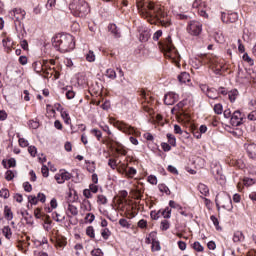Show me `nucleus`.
<instances>
[{
	"mask_svg": "<svg viewBox=\"0 0 256 256\" xmlns=\"http://www.w3.org/2000/svg\"><path fill=\"white\" fill-rule=\"evenodd\" d=\"M52 46L60 53H69L75 49V38L71 34H57L52 38Z\"/></svg>",
	"mask_w": 256,
	"mask_h": 256,
	"instance_id": "1",
	"label": "nucleus"
},
{
	"mask_svg": "<svg viewBox=\"0 0 256 256\" xmlns=\"http://www.w3.org/2000/svg\"><path fill=\"white\" fill-rule=\"evenodd\" d=\"M69 9L74 17H87L89 11H91L85 0H74L70 3Z\"/></svg>",
	"mask_w": 256,
	"mask_h": 256,
	"instance_id": "2",
	"label": "nucleus"
},
{
	"mask_svg": "<svg viewBox=\"0 0 256 256\" xmlns=\"http://www.w3.org/2000/svg\"><path fill=\"white\" fill-rule=\"evenodd\" d=\"M10 15L14 17V25L17 33H23V31H25V25H23L21 21H23V19H25V15H27L25 10L15 8L10 12Z\"/></svg>",
	"mask_w": 256,
	"mask_h": 256,
	"instance_id": "3",
	"label": "nucleus"
},
{
	"mask_svg": "<svg viewBox=\"0 0 256 256\" xmlns=\"http://www.w3.org/2000/svg\"><path fill=\"white\" fill-rule=\"evenodd\" d=\"M164 49L166 51V57L169 59L175 60L179 59V52L175 50V47L173 46V43L171 41V36H168L164 42Z\"/></svg>",
	"mask_w": 256,
	"mask_h": 256,
	"instance_id": "4",
	"label": "nucleus"
},
{
	"mask_svg": "<svg viewBox=\"0 0 256 256\" xmlns=\"http://www.w3.org/2000/svg\"><path fill=\"white\" fill-rule=\"evenodd\" d=\"M146 7H147L148 11L153 12V15L157 19H165V17H167V13H165V11H163V8L161 7V5L155 4L153 2H149Z\"/></svg>",
	"mask_w": 256,
	"mask_h": 256,
	"instance_id": "5",
	"label": "nucleus"
},
{
	"mask_svg": "<svg viewBox=\"0 0 256 256\" xmlns=\"http://www.w3.org/2000/svg\"><path fill=\"white\" fill-rule=\"evenodd\" d=\"M187 31L190 35H194V37H197L201 35V31H203V24L198 21H191L188 24Z\"/></svg>",
	"mask_w": 256,
	"mask_h": 256,
	"instance_id": "6",
	"label": "nucleus"
},
{
	"mask_svg": "<svg viewBox=\"0 0 256 256\" xmlns=\"http://www.w3.org/2000/svg\"><path fill=\"white\" fill-rule=\"evenodd\" d=\"M245 121V114L241 113V111L236 110L233 112L230 123L233 127H241Z\"/></svg>",
	"mask_w": 256,
	"mask_h": 256,
	"instance_id": "7",
	"label": "nucleus"
},
{
	"mask_svg": "<svg viewBox=\"0 0 256 256\" xmlns=\"http://www.w3.org/2000/svg\"><path fill=\"white\" fill-rule=\"evenodd\" d=\"M32 67L38 75L43 73L44 75H49V71H51V67L47 66V60H43V62H34Z\"/></svg>",
	"mask_w": 256,
	"mask_h": 256,
	"instance_id": "8",
	"label": "nucleus"
},
{
	"mask_svg": "<svg viewBox=\"0 0 256 256\" xmlns=\"http://www.w3.org/2000/svg\"><path fill=\"white\" fill-rule=\"evenodd\" d=\"M211 173L214 175L215 179H221L222 181L225 179V176L223 175V168L219 162H212Z\"/></svg>",
	"mask_w": 256,
	"mask_h": 256,
	"instance_id": "9",
	"label": "nucleus"
},
{
	"mask_svg": "<svg viewBox=\"0 0 256 256\" xmlns=\"http://www.w3.org/2000/svg\"><path fill=\"white\" fill-rule=\"evenodd\" d=\"M73 175L65 170H60V173L55 174L54 179L59 185H63L65 181H69Z\"/></svg>",
	"mask_w": 256,
	"mask_h": 256,
	"instance_id": "10",
	"label": "nucleus"
},
{
	"mask_svg": "<svg viewBox=\"0 0 256 256\" xmlns=\"http://www.w3.org/2000/svg\"><path fill=\"white\" fill-rule=\"evenodd\" d=\"M179 101V95L175 92H169L164 96L165 105H175Z\"/></svg>",
	"mask_w": 256,
	"mask_h": 256,
	"instance_id": "11",
	"label": "nucleus"
},
{
	"mask_svg": "<svg viewBox=\"0 0 256 256\" xmlns=\"http://www.w3.org/2000/svg\"><path fill=\"white\" fill-rule=\"evenodd\" d=\"M221 19L223 23H235L239 19V14L237 12L222 13Z\"/></svg>",
	"mask_w": 256,
	"mask_h": 256,
	"instance_id": "12",
	"label": "nucleus"
},
{
	"mask_svg": "<svg viewBox=\"0 0 256 256\" xmlns=\"http://www.w3.org/2000/svg\"><path fill=\"white\" fill-rule=\"evenodd\" d=\"M244 147L249 159H252V161H256V144H245Z\"/></svg>",
	"mask_w": 256,
	"mask_h": 256,
	"instance_id": "13",
	"label": "nucleus"
},
{
	"mask_svg": "<svg viewBox=\"0 0 256 256\" xmlns=\"http://www.w3.org/2000/svg\"><path fill=\"white\" fill-rule=\"evenodd\" d=\"M117 128L119 129V131H123V133H128V135H131V133H133L134 131L133 127L124 122H117Z\"/></svg>",
	"mask_w": 256,
	"mask_h": 256,
	"instance_id": "14",
	"label": "nucleus"
},
{
	"mask_svg": "<svg viewBox=\"0 0 256 256\" xmlns=\"http://www.w3.org/2000/svg\"><path fill=\"white\" fill-rule=\"evenodd\" d=\"M222 199L227 203L222 205L223 209L231 211V209H233V200H231V196H229L228 194H224L222 196Z\"/></svg>",
	"mask_w": 256,
	"mask_h": 256,
	"instance_id": "15",
	"label": "nucleus"
},
{
	"mask_svg": "<svg viewBox=\"0 0 256 256\" xmlns=\"http://www.w3.org/2000/svg\"><path fill=\"white\" fill-rule=\"evenodd\" d=\"M108 30L110 31V33L113 34V36L116 39H119V37H121V32L119 31V28L117 27L116 24H109L108 25Z\"/></svg>",
	"mask_w": 256,
	"mask_h": 256,
	"instance_id": "16",
	"label": "nucleus"
},
{
	"mask_svg": "<svg viewBox=\"0 0 256 256\" xmlns=\"http://www.w3.org/2000/svg\"><path fill=\"white\" fill-rule=\"evenodd\" d=\"M8 163V165H7ZM2 165L4 167V169H11V167H16L17 166V161L15 160V158H10L7 160H2Z\"/></svg>",
	"mask_w": 256,
	"mask_h": 256,
	"instance_id": "17",
	"label": "nucleus"
},
{
	"mask_svg": "<svg viewBox=\"0 0 256 256\" xmlns=\"http://www.w3.org/2000/svg\"><path fill=\"white\" fill-rule=\"evenodd\" d=\"M241 241H245V235H243V232L236 231L233 235V242L234 243H241Z\"/></svg>",
	"mask_w": 256,
	"mask_h": 256,
	"instance_id": "18",
	"label": "nucleus"
},
{
	"mask_svg": "<svg viewBox=\"0 0 256 256\" xmlns=\"http://www.w3.org/2000/svg\"><path fill=\"white\" fill-rule=\"evenodd\" d=\"M66 99H75V91L72 86H66L64 88Z\"/></svg>",
	"mask_w": 256,
	"mask_h": 256,
	"instance_id": "19",
	"label": "nucleus"
},
{
	"mask_svg": "<svg viewBox=\"0 0 256 256\" xmlns=\"http://www.w3.org/2000/svg\"><path fill=\"white\" fill-rule=\"evenodd\" d=\"M191 76L187 72H182L178 75V81L179 83H188L190 81Z\"/></svg>",
	"mask_w": 256,
	"mask_h": 256,
	"instance_id": "20",
	"label": "nucleus"
},
{
	"mask_svg": "<svg viewBox=\"0 0 256 256\" xmlns=\"http://www.w3.org/2000/svg\"><path fill=\"white\" fill-rule=\"evenodd\" d=\"M198 191L201 195H204V197H209V187L207 185L200 183L198 185Z\"/></svg>",
	"mask_w": 256,
	"mask_h": 256,
	"instance_id": "21",
	"label": "nucleus"
},
{
	"mask_svg": "<svg viewBox=\"0 0 256 256\" xmlns=\"http://www.w3.org/2000/svg\"><path fill=\"white\" fill-rule=\"evenodd\" d=\"M4 217H5L6 221H12L13 211H11V207L4 206Z\"/></svg>",
	"mask_w": 256,
	"mask_h": 256,
	"instance_id": "22",
	"label": "nucleus"
},
{
	"mask_svg": "<svg viewBox=\"0 0 256 256\" xmlns=\"http://www.w3.org/2000/svg\"><path fill=\"white\" fill-rule=\"evenodd\" d=\"M217 95H218V92H217V89H215V88H209V90H208V92L206 94V96L209 99H213V100L219 99V96H217Z\"/></svg>",
	"mask_w": 256,
	"mask_h": 256,
	"instance_id": "23",
	"label": "nucleus"
},
{
	"mask_svg": "<svg viewBox=\"0 0 256 256\" xmlns=\"http://www.w3.org/2000/svg\"><path fill=\"white\" fill-rule=\"evenodd\" d=\"M166 137L168 139V144L171 145V147H177V138H175V135L168 133Z\"/></svg>",
	"mask_w": 256,
	"mask_h": 256,
	"instance_id": "24",
	"label": "nucleus"
},
{
	"mask_svg": "<svg viewBox=\"0 0 256 256\" xmlns=\"http://www.w3.org/2000/svg\"><path fill=\"white\" fill-rule=\"evenodd\" d=\"M238 95H239V91L237 89H233L232 91L228 92V97L231 103H235Z\"/></svg>",
	"mask_w": 256,
	"mask_h": 256,
	"instance_id": "25",
	"label": "nucleus"
},
{
	"mask_svg": "<svg viewBox=\"0 0 256 256\" xmlns=\"http://www.w3.org/2000/svg\"><path fill=\"white\" fill-rule=\"evenodd\" d=\"M2 233L7 239H11V237H13V232L11 231V227L9 226H4L2 229Z\"/></svg>",
	"mask_w": 256,
	"mask_h": 256,
	"instance_id": "26",
	"label": "nucleus"
},
{
	"mask_svg": "<svg viewBox=\"0 0 256 256\" xmlns=\"http://www.w3.org/2000/svg\"><path fill=\"white\" fill-rule=\"evenodd\" d=\"M192 249H194V251H197L198 253H203L205 248L203 247V245H201L199 241H196L192 244Z\"/></svg>",
	"mask_w": 256,
	"mask_h": 256,
	"instance_id": "27",
	"label": "nucleus"
},
{
	"mask_svg": "<svg viewBox=\"0 0 256 256\" xmlns=\"http://www.w3.org/2000/svg\"><path fill=\"white\" fill-rule=\"evenodd\" d=\"M90 133L96 137L97 141H101V138L103 137L101 130L94 128L90 131Z\"/></svg>",
	"mask_w": 256,
	"mask_h": 256,
	"instance_id": "28",
	"label": "nucleus"
},
{
	"mask_svg": "<svg viewBox=\"0 0 256 256\" xmlns=\"http://www.w3.org/2000/svg\"><path fill=\"white\" fill-rule=\"evenodd\" d=\"M106 77H108V79H117V72H115V70L109 68L106 70Z\"/></svg>",
	"mask_w": 256,
	"mask_h": 256,
	"instance_id": "29",
	"label": "nucleus"
},
{
	"mask_svg": "<svg viewBox=\"0 0 256 256\" xmlns=\"http://www.w3.org/2000/svg\"><path fill=\"white\" fill-rule=\"evenodd\" d=\"M158 189L161 193H165L166 195H171V190L165 184H159Z\"/></svg>",
	"mask_w": 256,
	"mask_h": 256,
	"instance_id": "30",
	"label": "nucleus"
},
{
	"mask_svg": "<svg viewBox=\"0 0 256 256\" xmlns=\"http://www.w3.org/2000/svg\"><path fill=\"white\" fill-rule=\"evenodd\" d=\"M101 236L105 241H107V239H109V237H111V230H109V228L102 229Z\"/></svg>",
	"mask_w": 256,
	"mask_h": 256,
	"instance_id": "31",
	"label": "nucleus"
},
{
	"mask_svg": "<svg viewBox=\"0 0 256 256\" xmlns=\"http://www.w3.org/2000/svg\"><path fill=\"white\" fill-rule=\"evenodd\" d=\"M68 211L69 213H71V215H73L74 217L76 215H79V210H77V206H74L73 204H69L68 205Z\"/></svg>",
	"mask_w": 256,
	"mask_h": 256,
	"instance_id": "32",
	"label": "nucleus"
},
{
	"mask_svg": "<svg viewBox=\"0 0 256 256\" xmlns=\"http://www.w3.org/2000/svg\"><path fill=\"white\" fill-rule=\"evenodd\" d=\"M86 235L91 239H95V228H93V226H88L86 228Z\"/></svg>",
	"mask_w": 256,
	"mask_h": 256,
	"instance_id": "33",
	"label": "nucleus"
},
{
	"mask_svg": "<svg viewBox=\"0 0 256 256\" xmlns=\"http://www.w3.org/2000/svg\"><path fill=\"white\" fill-rule=\"evenodd\" d=\"M149 37H151L149 32H142V33H140V41H141V43H147V41H149Z\"/></svg>",
	"mask_w": 256,
	"mask_h": 256,
	"instance_id": "34",
	"label": "nucleus"
},
{
	"mask_svg": "<svg viewBox=\"0 0 256 256\" xmlns=\"http://www.w3.org/2000/svg\"><path fill=\"white\" fill-rule=\"evenodd\" d=\"M210 220L212 221L214 227H216L217 231H221V226H219V219L215 217V215L210 216Z\"/></svg>",
	"mask_w": 256,
	"mask_h": 256,
	"instance_id": "35",
	"label": "nucleus"
},
{
	"mask_svg": "<svg viewBox=\"0 0 256 256\" xmlns=\"http://www.w3.org/2000/svg\"><path fill=\"white\" fill-rule=\"evenodd\" d=\"M214 112L216 115H221L223 113V104L218 103L214 105Z\"/></svg>",
	"mask_w": 256,
	"mask_h": 256,
	"instance_id": "36",
	"label": "nucleus"
},
{
	"mask_svg": "<svg viewBox=\"0 0 256 256\" xmlns=\"http://www.w3.org/2000/svg\"><path fill=\"white\" fill-rule=\"evenodd\" d=\"M161 215H163L164 219H171V209L169 207H166L162 212Z\"/></svg>",
	"mask_w": 256,
	"mask_h": 256,
	"instance_id": "37",
	"label": "nucleus"
},
{
	"mask_svg": "<svg viewBox=\"0 0 256 256\" xmlns=\"http://www.w3.org/2000/svg\"><path fill=\"white\" fill-rule=\"evenodd\" d=\"M86 61H88L89 63H93L95 61V53L93 51H89L86 54Z\"/></svg>",
	"mask_w": 256,
	"mask_h": 256,
	"instance_id": "38",
	"label": "nucleus"
},
{
	"mask_svg": "<svg viewBox=\"0 0 256 256\" xmlns=\"http://www.w3.org/2000/svg\"><path fill=\"white\" fill-rule=\"evenodd\" d=\"M5 179H6V181H13V179H15V174L13 173L12 170H7L6 171Z\"/></svg>",
	"mask_w": 256,
	"mask_h": 256,
	"instance_id": "39",
	"label": "nucleus"
},
{
	"mask_svg": "<svg viewBox=\"0 0 256 256\" xmlns=\"http://www.w3.org/2000/svg\"><path fill=\"white\" fill-rule=\"evenodd\" d=\"M119 225L121 227H124L125 229H129L131 227V224L125 218H122V219L119 220Z\"/></svg>",
	"mask_w": 256,
	"mask_h": 256,
	"instance_id": "40",
	"label": "nucleus"
},
{
	"mask_svg": "<svg viewBox=\"0 0 256 256\" xmlns=\"http://www.w3.org/2000/svg\"><path fill=\"white\" fill-rule=\"evenodd\" d=\"M59 217H61V214L57 212L52 213V219L56 221V223H62V221L65 220V217H63L62 219H60Z\"/></svg>",
	"mask_w": 256,
	"mask_h": 256,
	"instance_id": "41",
	"label": "nucleus"
},
{
	"mask_svg": "<svg viewBox=\"0 0 256 256\" xmlns=\"http://www.w3.org/2000/svg\"><path fill=\"white\" fill-rule=\"evenodd\" d=\"M169 227H171V224L168 222V220H163L160 224V229H162V231H167Z\"/></svg>",
	"mask_w": 256,
	"mask_h": 256,
	"instance_id": "42",
	"label": "nucleus"
},
{
	"mask_svg": "<svg viewBox=\"0 0 256 256\" xmlns=\"http://www.w3.org/2000/svg\"><path fill=\"white\" fill-rule=\"evenodd\" d=\"M185 105H187V100H182L174 106V109H176L178 111H182L183 107H185Z\"/></svg>",
	"mask_w": 256,
	"mask_h": 256,
	"instance_id": "43",
	"label": "nucleus"
},
{
	"mask_svg": "<svg viewBox=\"0 0 256 256\" xmlns=\"http://www.w3.org/2000/svg\"><path fill=\"white\" fill-rule=\"evenodd\" d=\"M97 203H100V205H107V197L105 195H98Z\"/></svg>",
	"mask_w": 256,
	"mask_h": 256,
	"instance_id": "44",
	"label": "nucleus"
},
{
	"mask_svg": "<svg viewBox=\"0 0 256 256\" xmlns=\"http://www.w3.org/2000/svg\"><path fill=\"white\" fill-rule=\"evenodd\" d=\"M126 175H128V177H135V175H137V169L134 167H129L126 171Z\"/></svg>",
	"mask_w": 256,
	"mask_h": 256,
	"instance_id": "45",
	"label": "nucleus"
},
{
	"mask_svg": "<svg viewBox=\"0 0 256 256\" xmlns=\"http://www.w3.org/2000/svg\"><path fill=\"white\" fill-rule=\"evenodd\" d=\"M169 207H171V209H178V211H181L183 209L181 205L175 203V201L173 200L169 201Z\"/></svg>",
	"mask_w": 256,
	"mask_h": 256,
	"instance_id": "46",
	"label": "nucleus"
},
{
	"mask_svg": "<svg viewBox=\"0 0 256 256\" xmlns=\"http://www.w3.org/2000/svg\"><path fill=\"white\" fill-rule=\"evenodd\" d=\"M161 210L157 211H151L150 213V217L151 219H153L154 221H157V219H159L161 217Z\"/></svg>",
	"mask_w": 256,
	"mask_h": 256,
	"instance_id": "47",
	"label": "nucleus"
},
{
	"mask_svg": "<svg viewBox=\"0 0 256 256\" xmlns=\"http://www.w3.org/2000/svg\"><path fill=\"white\" fill-rule=\"evenodd\" d=\"M161 37H163V30H157L153 34V41H159V39H161Z\"/></svg>",
	"mask_w": 256,
	"mask_h": 256,
	"instance_id": "48",
	"label": "nucleus"
},
{
	"mask_svg": "<svg viewBox=\"0 0 256 256\" xmlns=\"http://www.w3.org/2000/svg\"><path fill=\"white\" fill-rule=\"evenodd\" d=\"M150 243H152V251H161V244L159 241L156 240Z\"/></svg>",
	"mask_w": 256,
	"mask_h": 256,
	"instance_id": "49",
	"label": "nucleus"
},
{
	"mask_svg": "<svg viewBox=\"0 0 256 256\" xmlns=\"http://www.w3.org/2000/svg\"><path fill=\"white\" fill-rule=\"evenodd\" d=\"M153 241H157V232H151L147 238V243H152Z\"/></svg>",
	"mask_w": 256,
	"mask_h": 256,
	"instance_id": "50",
	"label": "nucleus"
},
{
	"mask_svg": "<svg viewBox=\"0 0 256 256\" xmlns=\"http://www.w3.org/2000/svg\"><path fill=\"white\" fill-rule=\"evenodd\" d=\"M23 189L26 193H31V191H33V186L29 182H24Z\"/></svg>",
	"mask_w": 256,
	"mask_h": 256,
	"instance_id": "51",
	"label": "nucleus"
},
{
	"mask_svg": "<svg viewBox=\"0 0 256 256\" xmlns=\"http://www.w3.org/2000/svg\"><path fill=\"white\" fill-rule=\"evenodd\" d=\"M0 197H3L4 199H9V190L7 188H2L0 190Z\"/></svg>",
	"mask_w": 256,
	"mask_h": 256,
	"instance_id": "52",
	"label": "nucleus"
},
{
	"mask_svg": "<svg viewBox=\"0 0 256 256\" xmlns=\"http://www.w3.org/2000/svg\"><path fill=\"white\" fill-rule=\"evenodd\" d=\"M178 211H179L180 215H182L183 217H188L189 219H193V213L187 212V211L183 210V208Z\"/></svg>",
	"mask_w": 256,
	"mask_h": 256,
	"instance_id": "53",
	"label": "nucleus"
},
{
	"mask_svg": "<svg viewBox=\"0 0 256 256\" xmlns=\"http://www.w3.org/2000/svg\"><path fill=\"white\" fill-rule=\"evenodd\" d=\"M36 199L38 202L40 201V203H45V201H47V196L43 193H38Z\"/></svg>",
	"mask_w": 256,
	"mask_h": 256,
	"instance_id": "54",
	"label": "nucleus"
},
{
	"mask_svg": "<svg viewBox=\"0 0 256 256\" xmlns=\"http://www.w3.org/2000/svg\"><path fill=\"white\" fill-rule=\"evenodd\" d=\"M242 59H243V61H246V63H249V65L254 64L253 60L251 59V57L247 53L243 54Z\"/></svg>",
	"mask_w": 256,
	"mask_h": 256,
	"instance_id": "55",
	"label": "nucleus"
},
{
	"mask_svg": "<svg viewBox=\"0 0 256 256\" xmlns=\"http://www.w3.org/2000/svg\"><path fill=\"white\" fill-rule=\"evenodd\" d=\"M85 221H87L88 223H93L95 221V214L93 213L86 214Z\"/></svg>",
	"mask_w": 256,
	"mask_h": 256,
	"instance_id": "56",
	"label": "nucleus"
},
{
	"mask_svg": "<svg viewBox=\"0 0 256 256\" xmlns=\"http://www.w3.org/2000/svg\"><path fill=\"white\" fill-rule=\"evenodd\" d=\"M28 152L31 155V157H35L37 155V147L35 146H29Z\"/></svg>",
	"mask_w": 256,
	"mask_h": 256,
	"instance_id": "57",
	"label": "nucleus"
},
{
	"mask_svg": "<svg viewBox=\"0 0 256 256\" xmlns=\"http://www.w3.org/2000/svg\"><path fill=\"white\" fill-rule=\"evenodd\" d=\"M28 125L31 129H39V122L35 120H30Z\"/></svg>",
	"mask_w": 256,
	"mask_h": 256,
	"instance_id": "58",
	"label": "nucleus"
},
{
	"mask_svg": "<svg viewBox=\"0 0 256 256\" xmlns=\"http://www.w3.org/2000/svg\"><path fill=\"white\" fill-rule=\"evenodd\" d=\"M41 173L43 177H49V167H47V165H43L41 169Z\"/></svg>",
	"mask_w": 256,
	"mask_h": 256,
	"instance_id": "59",
	"label": "nucleus"
},
{
	"mask_svg": "<svg viewBox=\"0 0 256 256\" xmlns=\"http://www.w3.org/2000/svg\"><path fill=\"white\" fill-rule=\"evenodd\" d=\"M148 183H150L151 185H157V176L155 175L148 176Z\"/></svg>",
	"mask_w": 256,
	"mask_h": 256,
	"instance_id": "60",
	"label": "nucleus"
},
{
	"mask_svg": "<svg viewBox=\"0 0 256 256\" xmlns=\"http://www.w3.org/2000/svg\"><path fill=\"white\" fill-rule=\"evenodd\" d=\"M19 145L20 147H29V141L25 138H19Z\"/></svg>",
	"mask_w": 256,
	"mask_h": 256,
	"instance_id": "61",
	"label": "nucleus"
},
{
	"mask_svg": "<svg viewBox=\"0 0 256 256\" xmlns=\"http://www.w3.org/2000/svg\"><path fill=\"white\" fill-rule=\"evenodd\" d=\"M28 202L31 203L32 205H37V203H39L37 200V196L33 195L28 196Z\"/></svg>",
	"mask_w": 256,
	"mask_h": 256,
	"instance_id": "62",
	"label": "nucleus"
},
{
	"mask_svg": "<svg viewBox=\"0 0 256 256\" xmlns=\"http://www.w3.org/2000/svg\"><path fill=\"white\" fill-rule=\"evenodd\" d=\"M248 121H256V110L250 112L247 116Z\"/></svg>",
	"mask_w": 256,
	"mask_h": 256,
	"instance_id": "63",
	"label": "nucleus"
},
{
	"mask_svg": "<svg viewBox=\"0 0 256 256\" xmlns=\"http://www.w3.org/2000/svg\"><path fill=\"white\" fill-rule=\"evenodd\" d=\"M91 255L92 256H103V251L100 248H98L96 250H92Z\"/></svg>",
	"mask_w": 256,
	"mask_h": 256,
	"instance_id": "64",
	"label": "nucleus"
}]
</instances>
